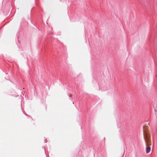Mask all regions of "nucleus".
<instances>
[{
  "label": "nucleus",
  "mask_w": 157,
  "mask_h": 157,
  "mask_svg": "<svg viewBox=\"0 0 157 157\" xmlns=\"http://www.w3.org/2000/svg\"><path fill=\"white\" fill-rule=\"evenodd\" d=\"M147 147L146 148V152L147 153H149L151 150V147L149 146L151 145V141L150 139H149L148 137H147L146 139H145Z\"/></svg>",
  "instance_id": "obj_1"
},
{
  "label": "nucleus",
  "mask_w": 157,
  "mask_h": 157,
  "mask_svg": "<svg viewBox=\"0 0 157 157\" xmlns=\"http://www.w3.org/2000/svg\"><path fill=\"white\" fill-rule=\"evenodd\" d=\"M149 127L148 126L145 125L143 127V130L144 134V138L145 139L148 137L149 139H150V136L148 132V129Z\"/></svg>",
  "instance_id": "obj_2"
}]
</instances>
